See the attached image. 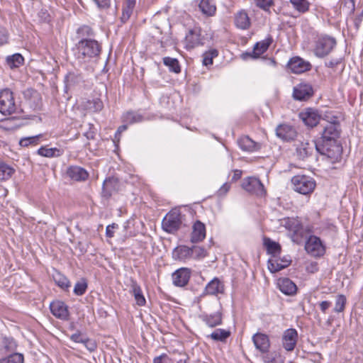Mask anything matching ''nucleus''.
Masks as SVG:
<instances>
[{"label": "nucleus", "mask_w": 363, "mask_h": 363, "mask_svg": "<svg viewBox=\"0 0 363 363\" xmlns=\"http://www.w3.org/2000/svg\"><path fill=\"white\" fill-rule=\"evenodd\" d=\"M256 6L264 11H268L274 5L273 0H254Z\"/></svg>", "instance_id": "4d7b16f0"}, {"label": "nucleus", "mask_w": 363, "mask_h": 363, "mask_svg": "<svg viewBox=\"0 0 363 363\" xmlns=\"http://www.w3.org/2000/svg\"><path fill=\"white\" fill-rule=\"evenodd\" d=\"M235 24L237 28L247 30L250 27V18L245 10H241L235 15Z\"/></svg>", "instance_id": "7c9ffc66"}, {"label": "nucleus", "mask_w": 363, "mask_h": 363, "mask_svg": "<svg viewBox=\"0 0 363 363\" xmlns=\"http://www.w3.org/2000/svg\"><path fill=\"white\" fill-rule=\"evenodd\" d=\"M99 10H107L111 7V0H92Z\"/></svg>", "instance_id": "13d9d810"}, {"label": "nucleus", "mask_w": 363, "mask_h": 363, "mask_svg": "<svg viewBox=\"0 0 363 363\" xmlns=\"http://www.w3.org/2000/svg\"><path fill=\"white\" fill-rule=\"evenodd\" d=\"M67 175L75 182H84L89 176L85 169L77 165L69 166L67 169Z\"/></svg>", "instance_id": "5701e85b"}, {"label": "nucleus", "mask_w": 363, "mask_h": 363, "mask_svg": "<svg viewBox=\"0 0 363 363\" xmlns=\"http://www.w3.org/2000/svg\"><path fill=\"white\" fill-rule=\"evenodd\" d=\"M172 255L174 260L185 262L192 257V252L191 247L179 245L173 250Z\"/></svg>", "instance_id": "cd10ccee"}, {"label": "nucleus", "mask_w": 363, "mask_h": 363, "mask_svg": "<svg viewBox=\"0 0 363 363\" xmlns=\"http://www.w3.org/2000/svg\"><path fill=\"white\" fill-rule=\"evenodd\" d=\"M302 225L301 222L297 218H287L285 221V227L292 232V235H294L298 231L299 228H301Z\"/></svg>", "instance_id": "09e8293b"}, {"label": "nucleus", "mask_w": 363, "mask_h": 363, "mask_svg": "<svg viewBox=\"0 0 363 363\" xmlns=\"http://www.w3.org/2000/svg\"><path fill=\"white\" fill-rule=\"evenodd\" d=\"M76 37L79 40H92L94 37V31L89 26L82 25L77 28Z\"/></svg>", "instance_id": "e433bc0d"}, {"label": "nucleus", "mask_w": 363, "mask_h": 363, "mask_svg": "<svg viewBox=\"0 0 363 363\" xmlns=\"http://www.w3.org/2000/svg\"><path fill=\"white\" fill-rule=\"evenodd\" d=\"M4 348L9 352H13L16 348V344L13 339L6 338L4 341Z\"/></svg>", "instance_id": "0e129e2a"}, {"label": "nucleus", "mask_w": 363, "mask_h": 363, "mask_svg": "<svg viewBox=\"0 0 363 363\" xmlns=\"http://www.w3.org/2000/svg\"><path fill=\"white\" fill-rule=\"evenodd\" d=\"M218 55V51L216 49H211L203 54V65L208 66L213 65V58Z\"/></svg>", "instance_id": "8fccbe9b"}, {"label": "nucleus", "mask_w": 363, "mask_h": 363, "mask_svg": "<svg viewBox=\"0 0 363 363\" xmlns=\"http://www.w3.org/2000/svg\"><path fill=\"white\" fill-rule=\"evenodd\" d=\"M41 135H37L30 137L21 138L19 141V145L21 147H28L29 145H36L38 144Z\"/></svg>", "instance_id": "603ef678"}, {"label": "nucleus", "mask_w": 363, "mask_h": 363, "mask_svg": "<svg viewBox=\"0 0 363 363\" xmlns=\"http://www.w3.org/2000/svg\"><path fill=\"white\" fill-rule=\"evenodd\" d=\"M205 290L207 294L217 295L218 294H223L225 291V286L223 283L217 277L213 278L206 285Z\"/></svg>", "instance_id": "c756f323"}, {"label": "nucleus", "mask_w": 363, "mask_h": 363, "mask_svg": "<svg viewBox=\"0 0 363 363\" xmlns=\"http://www.w3.org/2000/svg\"><path fill=\"white\" fill-rule=\"evenodd\" d=\"M23 354L18 352H13L0 359V363H23Z\"/></svg>", "instance_id": "49530a36"}, {"label": "nucleus", "mask_w": 363, "mask_h": 363, "mask_svg": "<svg viewBox=\"0 0 363 363\" xmlns=\"http://www.w3.org/2000/svg\"><path fill=\"white\" fill-rule=\"evenodd\" d=\"M272 42L273 38L270 35H269L264 40L256 43L252 52L243 53L242 55V59L247 60L248 57L257 59L261 55L268 50Z\"/></svg>", "instance_id": "f8f14e48"}, {"label": "nucleus", "mask_w": 363, "mask_h": 363, "mask_svg": "<svg viewBox=\"0 0 363 363\" xmlns=\"http://www.w3.org/2000/svg\"><path fill=\"white\" fill-rule=\"evenodd\" d=\"M186 48L187 49H193L197 46L204 44L205 38L202 33V30L199 27H194L189 30L186 35Z\"/></svg>", "instance_id": "ddd939ff"}, {"label": "nucleus", "mask_w": 363, "mask_h": 363, "mask_svg": "<svg viewBox=\"0 0 363 363\" xmlns=\"http://www.w3.org/2000/svg\"><path fill=\"white\" fill-rule=\"evenodd\" d=\"M77 58L82 62H86L98 57L101 52V45L96 40H79L76 44Z\"/></svg>", "instance_id": "f257e3e1"}, {"label": "nucleus", "mask_w": 363, "mask_h": 363, "mask_svg": "<svg viewBox=\"0 0 363 363\" xmlns=\"http://www.w3.org/2000/svg\"><path fill=\"white\" fill-rule=\"evenodd\" d=\"M134 8L135 7L133 6L128 7V6H123L122 15L120 18L122 23H125L129 20L133 13Z\"/></svg>", "instance_id": "6e6d98bb"}, {"label": "nucleus", "mask_w": 363, "mask_h": 363, "mask_svg": "<svg viewBox=\"0 0 363 363\" xmlns=\"http://www.w3.org/2000/svg\"><path fill=\"white\" fill-rule=\"evenodd\" d=\"M50 309L52 314L57 318L62 320H67L69 317V312L67 305L62 301H53L50 304Z\"/></svg>", "instance_id": "dca6fc26"}, {"label": "nucleus", "mask_w": 363, "mask_h": 363, "mask_svg": "<svg viewBox=\"0 0 363 363\" xmlns=\"http://www.w3.org/2000/svg\"><path fill=\"white\" fill-rule=\"evenodd\" d=\"M172 359L165 353L155 357L152 363H172Z\"/></svg>", "instance_id": "052dcab7"}, {"label": "nucleus", "mask_w": 363, "mask_h": 363, "mask_svg": "<svg viewBox=\"0 0 363 363\" xmlns=\"http://www.w3.org/2000/svg\"><path fill=\"white\" fill-rule=\"evenodd\" d=\"M24 99L27 101L30 108L34 110L40 109L42 106V97L40 94L32 89H26L23 93Z\"/></svg>", "instance_id": "6ab92c4d"}, {"label": "nucleus", "mask_w": 363, "mask_h": 363, "mask_svg": "<svg viewBox=\"0 0 363 363\" xmlns=\"http://www.w3.org/2000/svg\"><path fill=\"white\" fill-rule=\"evenodd\" d=\"M118 228V225L116 223H112L106 226V235L107 238H111L114 236V229Z\"/></svg>", "instance_id": "774afa93"}, {"label": "nucleus", "mask_w": 363, "mask_h": 363, "mask_svg": "<svg viewBox=\"0 0 363 363\" xmlns=\"http://www.w3.org/2000/svg\"><path fill=\"white\" fill-rule=\"evenodd\" d=\"M298 340V333L294 328H289L284 332L282 346L288 352L293 351Z\"/></svg>", "instance_id": "a211bd4d"}, {"label": "nucleus", "mask_w": 363, "mask_h": 363, "mask_svg": "<svg viewBox=\"0 0 363 363\" xmlns=\"http://www.w3.org/2000/svg\"><path fill=\"white\" fill-rule=\"evenodd\" d=\"M347 303L346 296L343 294H339L336 296L335 305L333 309L335 313H342L345 311Z\"/></svg>", "instance_id": "3c124183"}, {"label": "nucleus", "mask_w": 363, "mask_h": 363, "mask_svg": "<svg viewBox=\"0 0 363 363\" xmlns=\"http://www.w3.org/2000/svg\"><path fill=\"white\" fill-rule=\"evenodd\" d=\"M291 260L287 257L272 258L268 260V269L272 273H276L290 265Z\"/></svg>", "instance_id": "a878e982"}, {"label": "nucleus", "mask_w": 363, "mask_h": 363, "mask_svg": "<svg viewBox=\"0 0 363 363\" xmlns=\"http://www.w3.org/2000/svg\"><path fill=\"white\" fill-rule=\"evenodd\" d=\"M299 118L306 125L310 128L315 126L320 119L318 111L313 108H307L305 111L301 112Z\"/></svg>", "instance_id": "aec40b11"}, {"label": "nucleus", "mask_w": 363, "mask_h": 363, "mask_svg": "<svg viewBox=\"0 0 363 363\" xmlns=\"http://www.w3.org/2000/svg\"><path fill=\"white\" fill-rule=\"evenodd\" d=\"M123 119L124 122L129 124H133L143 121V116L140 113L135 111H128L123 115Z\"/></svg>", "instance_id": "c03bdc74"}, {"label": "nucleus", "mask_w": 363, "mask_h": 363, "mask_svg": "<svg viewBox=\"0 0 363 363\" xmlns=\"http://www.w3.org/2000/svg\"><path fill=\"white\" fill-rule=\"evenodd\" d=\"M240 148L246 152H253L260 150L261 144L252 140L249 136L244 135L238 140Z\"/></svg>", "instance_id": "393cba45"}, {"label": "nucleus", "mask_w": 363, "mask_h": 363, "mask_svg": "<svg viewBox=\"0 0 363 363\" xmlns=\"http://www.w3.org/2000/svg\"><path fill=\"white\" fill-rule=\"evenodd\" d=\"M199 318L209 328H216L223 323V313L217 311L213 313L203 312L199 315Z\"/></svg>", "instance_id": "f3484780"}, {"label": "nucleus", "mask_w": 363, "mask_h": 363, "mask_svg": "<svg viewBox=\"0 0 363 363\" xmlns=\"http://www.w3.org/2000/svg\"><path fill=\"white\" fill-rule=\"evenodd\" d=\"M121 183L120 180L115 177H108L105 179L102 184L101 197L106 201H108L112 196L121 191Z\"/></svg>", "instance_id": "0eeeda50"}, {"label": "nucleus", "mask_w": 363, "mask_h": 363, "mask_svg": "<svg viewBox=\"0 0 363 363\" xmlns=\"http://www.w3.org/2000/svg\"><path fill=\"white\" fill-rule=\"evenodd\" d=\"M314 94V89L310 83L301 82L293 89V98L296 101H303L311 98Z\"/></svg>", "instance_id": "9b49d317"}, {"label": "nucleus", "mask_w": 363, "mask_h": 363, "mask_svg": "<svg viewBox=\"0 0 363 363\" xmlns=\"http://www.w3.org/2000/svg\"><path fill=\"white\" fill-rule=\"evenodd\" d=\"M82 80L83 78L81 74L73 72H68L64 79L65 91L67 93L68 91L79 85Z\"/></svg>", "instance_id": "bb28decb"}, {"label": "nucleus", "mask_w": 363, "mask_h": 363, "mask_svg": "<svg viewBox=\"0 0 363 363\" xmlns=\"http://www.w3.org/2000/svg\"><path fill=\"white\" fill-rule=\"evenodd\" d=\"M192 257L194 259H202L206 257L207 252L204 247L200 246H193L191 247Z\"/></svg>", "instance_id": "5fc2aeb1"}, {"label": "nucleus", "mask_w": 363, "mask_h": 363, "mask_svg": "<svg viewBox=\"0 0 363 363\" xmlns=\"http://www.w3.org/2000/svg\"><path fill=\"white\" fill-rule=\"evenodd\" d=\"M315 144L306 143H301L296 147V155L302 160H304L308 157L312 155Z\"/></svg>", "instance_id": "f704fd0d"}, {"label": "nucleus", "mask_w": 363, "mask_h": 363, "mask_svg": "<svg viewBox=\"0 0 363 363\" xmlns=\"http://www.w3.org/2000/svg\"><path fill=\"white\" fill-rule=\"evenodd\" d=\"M252 342L255 348L261 353H266L269 351L271 344L267 335L257 333L252 336Z\"/></svg>", "instance_id": "412c9836"}, {"label": "nucleus", "mask_w": 363, "mask_h": 363, "mask_svg": "<svg viewBox=\"0 0 363 363\" xmlns=\"http://www.w3.org/2000/svg\"><path fill=\"white\" fill-rule=\"evenodd\" d=\"M37 153L40 156L48 158L59 157L64 154V150L57 147L42 146L38 150Z\"/></svg>", "instance_id": "c9c22d12"}, {"label": "nucleus", "mask_w": 363, "mask_h": 363, "mask_svg": "<svg viewBox=\"0 0 363 363\" xmlns=\"http://www.w3.org/2000/svg\"><path fill=\"white\" fill-rule=\"evenodd\" d=\"M277 285L279 290L286 295L292 296L296 293V285L289 278L279 279Z\"/></svg>", "instance_id": "c85d7f7f"}, {"label": "nucleus", "mask_w": 363, "mask_h": 363, "mask_svg": "<svg viewBox=\"0 0 363 363\" xmlns=\"http://www.w3.org/2000/svg\"><path fill=\"white\" fill-rule=\"evenodd\" d=\"M263 245L266 247L267 253L271 255L273 258L280 255L281 247L278 242L273 241L269 238H264Z\"/></svg>", "instance_id": "72a5a7b5"}, {"label": "nucleus", "mask_w": 363, "mask_h": 363, "mask_svg": "<svg viewBox=\"0 0 363 363\" xmlns=\"http://www.w3.org/2000/svg\"><path fill=\"white\" fill-rule=\"evenodd\" d=\"M337 45L336 39L328 35L318 37L315 41L314 54L318 57H324L328 55Z\"/></svg>", "instance_id": "20e7f679"}, {"label": "nucleus", "mask_w": 363, "mask_h": 363, "mask_svg": "<svg viewBox=\"0 0 363 363\" xmlns=\"http://www.w3.org/2000/svg\"><path fill=\"white\" fill-rule=\"evenodd\" d=\"M199 7L200 11L207 16L213 15L216 10L213 0H201Z\"/></svg>", "instance_id": "58836bf2"}, {"label": "nucleus", "mask_w": 363, "mask_h": 363, "mask_svg": "<svg viewBox=\"0 0 363 363\" xmlns=\"http://www.w3.org/2000/svg\"><path fill=\"white\" fill-rule=\"evenodd\" d=\"M130 287V292L133 294L137 304L140 306H145L146 300L143 296L142 289L138 282L134 279H131Z\"/></svg>", "instance_id": "2f4dec72"}, {"label": "nucleus", "mask_w": 363, "mask_h": 363, "mask_svg": "<svg viewBox=\"0 0 363 363\" xmlns=\"http://www.w3.org/2000/svg\"><path fill=\"white\" fill-rule=\"evenodd\" d=\"M206 225L200 220H196L192 225L191 242L197 243L203 241L206 238Z\"/></svg>", "instance_id": "b1692460"}, {"label": "nucleus", "mask_w": 363, "mask_h": 363, "mask_svg": "<svg viewBox=\"0 0 363 363\" xmlns=\"http://www.w3.org/2000/svg\"><path fill=\"white\" fill-rule=\"evenodd\" d=\"M163 64L169 68V72L175 74L181 72V66L177 58L164 57L162 58Z\"/></svg>", "instance_id": "ea45409f"}, {"label": "nucleus", "mask_w": 363, "mask_h": 363, "mask_svg": "<svg viewBox=\"0 0 363 363\" xmlns=\"http://www.w3.org/2000/svg\"><path fill=\"white\" fill-rule=\"evenodd\" d=\"M50 14L48 10L42 9L38 13V18L40 22L45 23L50 21Z\"/></svg>", "instance_id": "e2e57ef3"}, {"label": "nucleus", "mask_w": 363, "mask_h": 363, "mask_svg": "<svg viewBox=\"0 0 363 363\" xmlns=\"http://www.w3.org/2000/svg\"><path fill=\"white\" fill-rule=\"evenodd\" d=\"M87 289V282L84 279L77 281L74 287V294L77 296H82Z\"/></svg>", "instance_id": "864d4df0"}, {"label": "nucleus", "mask_w": 363, "mask_h": 363, "mask_svg": "<svg viewBox=\"0 0 363 363\" xmlns=\"http://www.w3.org/2000/svg\"><path fill=\"white\" fill-rule=\"evenodd\" d=\"M84 107L89 111L97 113L103 109L104 103L101 99L94 97L91 99H88L84 104Z\"/></svg>", "instance_id": "4c0bfd02"}, {"label": "nucleus", "mask_w": 363, "mask_h": 363, "mask_svg": "<svg viewBox=\"0 0 363 363\" xmlns=\"http://www.w3.org/2000/svg\"><path fill=\"white\" fill-rule=\"evenodd\" d=\"M85 347L91 352L95 351L97 348V344L95 340L85 337L84 342H82Z\"/></svg>", "instance_id": "bf43d9fd"}, {"label": "nucleus", "mask_w": 363, "mask_h": 363, "mask_svg": "<svg viewBox=\"0 0 363 363\" xmlns=\"http://www.w3.org/2000/svg\"><path fill=\"white\" fill-rule=\"evenodd\" d=\"M24 58L19 53H16L12 55H9L6 57V62L8 67L11 69H14L20 67L23 64Z\"/></svg>", "instance_id": "a19ab883"}, {"label": "nucleus", "mask_w": 363, "mask_h": 363, "mask_svg": "<svg viewBox=\"0 0 363 363\" xmlns=\"http://www.w3.org/2000/svg\"><path fill=\"white\" fill-rule=\"evenodd\" d=\"M340 124L338 122H328L324 126L321 133V137L318 139H323L329 142H337L340 136Z\"/></svg>", "instance_id": "4468645a"}, {"label": "nucleus", "mask_w": 363, "mask_h": 363, "mask_svg": "<svg viewBox=\"0 0 363 363\" xmlns=\"http://www.w3.org/2000/svg\"><path fill=\"white\" fill-rule=\"evenodd\" d=\"M191 275V270L189 268L181 267L172 273V283L175 286L184 287L188 284Z\"/></svg>", "instance_id": "2eb2a0df"}, {"label": "nucleus", "mask_w": 363, "mask_h": 363, "mask_svg": "<svg viewBox=\"0 0 363 363\" xmlns=\"http://www.w3.org/2000/svg\"><path fill=\"white\" fill-rule=\"evenodd\" d=\"M286 67L291 73L300 74L312 69V65L309 61L299 56H294L289 59Z\"/></svg>", "instance_id": "1a4fd4ad"}, {"label": "nucleus", "mask_w": 363, "mask_h": 363, "mask_svg": "<svg viewBox=\"0 0 363 363\" xmlns=\"http://www.w3.org/2000/svg\"><path fill=\"white\" fill-rule=\"evenodd\" d=\"M276 135L278 138L285 141H291L297 135L295 128L287 124H281L276 128Z\"/></svg>", "instance_id": "4be33fe9"}, {"label": "nucleus", "mask_w": 363, "mask_h": 363, "mask_svg": "<svg viewBox=\"0 0 363 363\" xmlns=\"http://www.w3.org/2000/svg\"><path fill=\"white\" fill-rule=\"evenodd\" d=\"M294 9L300 13H305L309 11L311 3L308 0H289Z\"/></svg>", "instance_id": "79ce46f5"}, {"label": "nucleus", "mask_w": 363, "mask_h": 363, "mask_svg": "<svg viewBox=\"0 0 363 363\" xmlns=\"http://www.w3.org/2000/svg\"><path fill=\"white\" fill-rule=\"evenodd\" d=\"M231 332L229 330L218 328L213 330L211 334L206 335V338L211 339L214 342H226L230 337Z\"/></svg>", "instance_id": "473e14b6"}, {"label": "nucleus", "mask_w": 363, "mask_h": 363, "mask_svg": "<svg viewBox=\"0 0 363 363\" xmlns=\"http://www.w3.org/2000/svg\"><path fill=\"white\" fill-rule=\"evenodd\" d=\"M315 148L320 155L331 159L333 162L337 161L342 152V146L337 142H329L323 139L315 141Z\"/></svg>", "instance_id": "f03ea898"}, {"label": "nucleus", "mask_w": 363, "mask_h": 363, "mask_svg": "<svg viewBox=\"0 0 363 363\" xmlns=\"http://www.w3.org/2000/svg\"><path fill=\"white\" fill-rule=\"evenodd\" d=\"M311 233V229L309 226L304 227L303 225L299 228L294 235H292L291 238L294 242L300 244L302 240L306 237L308 233Z\"/></svg>", "instance_id": "a18cd8bd"}, {"label": "nucleus", "mask_w": 363, "mask_h": 363, "mask_svg": "<svg viewBox=\"0 0 363 363\" xmlns=\"http://www.w3.org/2000/svg\"><path fill=\"white\" fill-rule=\"evenodd\" d=\"M182 217L180 211L174 208L166 214L162 221V229L168 233H175L182 225Z\"/></svg>", "instance_id": "39448f33"}, {"label": "nucleus", "mask_w": 363, "mask_h": 363, "mask_svg": "<svg viewBox=\"0 0 363 363\" xmlns=\"http://www.w3.org/2000/svg\"><path fill=\"white\" fill-rule=\"evenodd\" d=\"M342 57H337V58H331L328 61H326L325 62V65L327 67L329 68H335L337 67L339 64L342 62Z\"/></svg>", "instance_id": "69168bd1"}, {"label": "nucleus", "mask_w": 363, "mask_h": 363, "mask_svg": "<svg viewBox=\"0 0 363 363\" xmlns=\"http://www.w3.org/2000/svg\"><path fill=\"white\" fill-rule=\"evenodd\" d=\"M53 279L55 284L64 290L68 289L71 286L68 279L60 272H57L56 274L53 276Z\"/></svg>", "instance_id": "de8ad7c7"}, {"label": "nucleus", "mask_w": 363, "mask_h": 363, "mask_svg": "<svg viewBox=\"0 0 363 363\" xmlns=\"http://www.w3.org/2000/svg\"><path fill=\"white\" fill-rule=\"evenodd\" d=\"M306 251L312 257H320L325 252V247L320 238L310 235L305 244Z\"/></svg>", "instance_id": "6e6552de"}, {"label": "nucleus", "mask_w": 363, "mask_h": 363, "mask_svg": "<svg viewBox=\"0 0 363 363\" xmlns=\"http://www.w3.org/2000/svg\"><path fill=\"white\" fill-rule=\"evenodd\" d=\"M9 33L7 29L0 26V45H5L8 43L9 40Z\"/></svg>", "instance_id": "680f3d73"}, {"label": "nucleus", "mask_w": 363, "mask_h": 363, "mask_svg": "<svg viewBox=\"0 0 363 363\" xmlns=\"http://www.w3.org/2000/svg\"><path fill=\"white\" fill-rule=\"evenodd\" d=\"M293 189L303 195H309L313 192L316 182L313 178L307 175H295L291 178Z\"/></svg>", "instance_id": "7ed1b4c3"}, {"label": "nucleus", "mask_w": 363, "mask_h": 363, "mask_svg": "<svg viewBox=\"0 0 363 363\" xmlns=\"http://www.w3.org/2000/svg\"><path fill=\"white\" fill-rule=\"evenodd\" d=\"M89 130L85 132L84 133V135L88 139V140H94L96 135V129L93 124L89 123Z\"/></svg>", "instance_id": "338daca9"}, {"label": "nucleus", "mask_w": 363, "mask_h": 363, "mask_svg": "<svg viewBox=\"0 0 363 363\" xmlns=\"http://www.w3.org/2000/svg\"><path fill=\"white\" fill-rule=\"evenodd\" d=\"M16 110V106L11 90L6 88L0 91V113L7 116L15 113Z\"/></svg>", "instance_id": "423d86ee"}, {"label": "nucleus", "mask_w": 363, "mask_h": 363, "mask_svg": "<svg viewBox=\"0 0 363 363\" xmlns=\"http://www.w3.org/2000/svg\"><path fill=\"white\" fill-rule=\"evenodd\" d=\"M15 173V169L6 164L5 162H0V180L6 181L9 179Z\"/></svg>", "instance_id": "37998d69"}, {"label": "nucleus", "mask_w": 363, "mask_h": 363, "mask_svg": "<svg viewBox=\"0 0 363 363\" xmlns=\"http://www.w3.org/2000/svg\"><path fill=\"white\" fill-rule=\"evenodd\" d=\"M242 186L246 191L257 196H264L267 193L263 184L259 179L255 177L245 179Z\"/></svg>", "instance_id": "9d476101"}]
</instances>
